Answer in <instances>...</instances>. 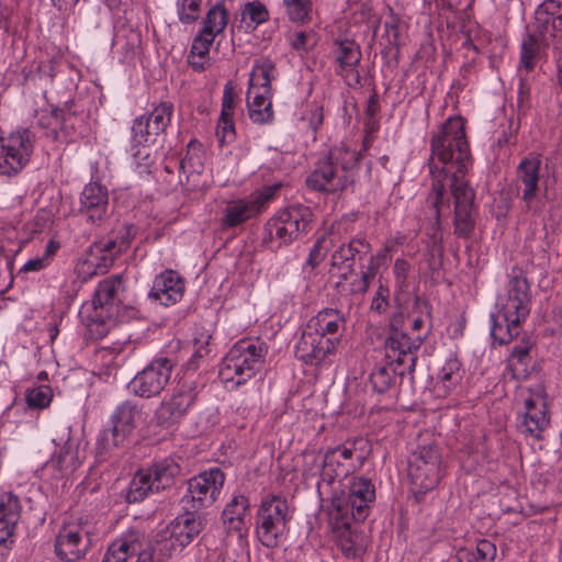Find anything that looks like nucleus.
Returning a JSON list of instances; mask_svg holds the SVG:
<instances>
[{
	"mask_svg": "<svg viewBox=\"0 0 562 562\" xmlns=\"http://www.w3.org/2000/svg\"><path fill=\"white\" fill-rule=\"evenodd\" d=\"M431 189L425 200L424 222L427 235L436 243L440 239V214L445 192L449 188L454 203V234L469 237L475 227V192L459 175L472 162L464 122L460 116L449 117L430 140Z\"/></svg>",
	"mask_w": 562,
	"mask_h": 562,
	"instance_id": "nucleus-1",
	"label": "nucleus"
},
{
	"mask_svg": "<svg viewBox=\"0 0 562 562\" xmlns=\"http://www.w3.org/2000/svg\"><path fill=\"white\" fill-rule=\"evenodd\" d=\"M499 312L491 316V336L501 345L518 335L519 325L530 312V285L519 271L507 284V293L498 299Z\"/></svg>",
	"mask_w": 562,
	"mask_h": 562,
	"instance_id": "nucleus-2",
	"label": "nucleus"
},
{
	"mask_svg": "<svg viewBox=\"0 0 562 562\" xmlns=\"http://www.w3.org/2000/svg\"><path fill=\"white\" fill-rule=\"evenodd\" d=\"M341 486L331 496L329 524L347 526L353 521H363L375 501L373 483L364 476H350Z\"/></svg>",
	"mask_w": 562,
	"mask_h": 562,
	"instance_id": "nucleus-3",
	"label": "nucleus"
},
{
	"mask_svg": "<svg viewBox=\"0 0 562 562\" xmlns=\"http://www.w3.org/2000/svg\"><path fill=\"white\" fill-rule=\"evenodd\" d=\"M268 348L259 339L237 341L222 360L220 378L226 387L234 389L245 384L261 369Z\"/></svg>",
	"mask_w": 562,
	"mask_h": 562,
	"instance_id": "nucleus-4",
	"label": "nucleus"
},
{
	"mask_svg": "<svg viewBox=\"0 0 562 562\" xmlns=\"http://www.w3.org/2000/svg\"><path fill=\"white\" fill-rule=\"evenodd\" d=\"M312 220V210L306 205L281 209L266 223L262 243L272 250L290 245L311 229Z\"/></svg>",
	"mask_w": 562,
	"mask_h": 562,
	"instance_id": "nucleus-5",
	"label": "nucleus"
},
{
	"mask_svg": "<svg viewBox=\"0 0 562 562\" xmlns=\"http://www.w3.org/2000/svg\"><path fill=\"white\" fill-rule=\"evenodd\" d=\"M290 509L285 497L269 494L260 502L256 515V535L266 548H274L284 537L290 521Z\"/></svg>",
	"mask_w": 562,
	"mask_h": 562,
	"instance_id": "nucleus-6",
	"label": "nucleus"
},
{
	"mask_svg": "<svg viewBox=\"0 0 562 562\" xmlns=\"http://www.w3.org/2000/svg\"><path fill=\"white\" fill-rule=\"evenodd\" d=\"M225 483V474L220 468H212L186 482V492L181 497L183 509L196 513L212 506L218 498Z\"/></svg>",
	"mask_w": 562,
	"mask_h": 562,
	"instance_id": "nucleus-7",
	"label": "nucleus"
},
{
	"mask_svg": "<svg viewBox=\"0 0 562 562\" xmlns=\"http://www.w3.org/2000/svg\"><path fill=\"white\" fill-rule=\"evenodd\" d=\"M519 396L522 407L518 413L517 428L526 437L540 439L550 424L543 390H521Z\"/></svg>",
	"mask_w": 562,
	"mask_h": 562,
	"instance_id": "nucleus-8",
	"label": "nucleus"
},
{
	"mask_svg": "<svg viewBox=\"0 0 562 562\" xmlns=\"http://www.w3.org/2000/svg\"><path fill=\"white\" fill-rule=\"evenodd\" d=\"M198 396L195 383L183 380L156 408L154 420L158 426L169 428L179 423L191 409Z\"/></svg>",
	"mask_w": 562,
	"mask_h": 562,
	"instance_id": "nucleus-9",
	"label": "nucleus"
},
{
	"mask_svg": "<svg viewBox=\"0 0 562 562\" xmlns=\"http://www.w3.org/2000/svg\"><path fill=\"white\" fill-rule=\"evenodd\" d=\"M440 457L436 447H419L408 461V477L415 493H426L439 482Z\"/></svg>",
	"mask_w": 562,
	"mask_h": 562,
	"instance_id": "nucleus-10",
	"label": "nucleus"
},
{
	"mask_svg": "<svg viewBox=\"0 0 562 562\" xmlns=\"http://www.w3.org/2000/svg\"><path fill=\"white\" fill-rule=\"evenodd\" d=\"M80 315L87 327V336L91 339H103L108 335L115 338L111 344H104L99 350L98 356L105 359L106 355L117 356L128 341V337H120L121 327L115 322L116 315H106V313H98V311H87L81 307Z\"/></svg>",
	"mask_w": 562,
	"mask_h": 562,
	"instance_id": "nucleus-11",
	"label": "nucleus"
},
{
	"mask_svg": "<svg viewBox=\"0 0 562 562\" xmlns=\"http://www.w3.org/2000/svg\"><path fill=\"white\" fill-rule=\"evenodd\" d=\"M541 166V155L529 153L521 159L516 170L518 188L521 190V199L525 202L526 210L536 214L540 213L542 206L546 205V195H543V202L539 198Z\"/></svg>",
	"mask_w": 562,
	"mask_h": 562,
	"instance_id": "nucleus-12",
	"label": "nucleus"
},
{
	"mask_svg": "<svg viewBox=\"0 0 562 562\" xmlns=\"http://www.w3.org/2000/svg\"><path fill=\"white\" fill-rule=\"evenodd\" d=\"M89 526L81 521L64 524L55 538V553L65 562H78L91 548Z\"/></svg>",
	"mask_w": 562,
	"mask_h": 562,
	"instance_id": "nucleus-13",
	"label": "nucleus"
},
{
	"mask_svg": "<svg viewBox=\"0 0 562 562\" xmlns=\"http://www.w3.org/2000/svg\"><path fill=\"white\" fill-rule=\"evenodd\" d=\"M203 529L204 521L201 516L191 513L179 516L161 532L159 551L165 555L181 552Z\"/></svg>",
	"mask_w": 562,
	"mask_h": 562,
	"instance_id": "nucleus-14",
	"label": "nucleus"
},
{
	"mask_svg": "<svg viewBox=\"0 0 562 562\" xmlns=\"http://www.w3.org/2000/svg\"><path fill=\"white\" fill-rule=\"evenodd\" d=\"M353 449L348 447H337L328 450L325 454L310 453L306 456L307 461H322L321 465L310 468L311 476H321L323 482L331 484L336 479L344 477L348 481V475L353 471L355 465L351 462Z\"/></svg>",
	"mask_w": 562,
	"mask_h": 562,
	"instance_id": "nucleus-15",
	"label": "nucleus"
},
{
	"mask_svg": "<svg viewBox=\"0 0 562 562\" xmlns=\"http://www.w3.org/2000/svg\"><path fill=\"white\" fill-rule=\"evenodd\" d=\"M339 342L338 337H322L304 328L295 344V357L307 366H328Z\"/></svg>",
	"mask_w": 562,
	"mask_h": 562,
	"instance_id": "nucleus-16",
	"label": "nucleus"
},
{
	"mask_svg": "<svg viewBox=\"0 0 562 562\" xmlns=\"http://www.w3.org/2000/svg\"><path fill=\"white\" fill-rule=\"evenodd\" d=\"M279 187L280 186L266 187L261 191L252 193L247 199L229 202L226 205L222 224L227 227H235L252 216L260 214L274 198Z\"/></svg>",
	"mask_w": 562,
	"mask_h": 562,
	"instance_id": "nucleus-17",
	"label": "nucleus"
},
{
	"mask_svg": "<svg viewBox=\"0 0 562 562\" xmlns=\"http://www.w3.org/2000/svg\"><path fill=\"white\" fill-rule=\"evenodd\" d=\"M172 367L167 358L153 360L132 380L131 386L135 395L150 398L160 394L170 380Z\"/></svg>",
	"mask_w": 562,
	"mask_h": 562,
	"instance_id": "nucleus-18",
	"label": "nucleus"
},
{
	"mask_svg": "<svg viewBox=\"0 0 562 562\" xmlns=\"http://www.w3.org/2000/svg\"><path fill=\"white\" fill-rule=\"evenodd\" d=\"M401 318L402 316L398 315L391 319V334L385 340L386 358L391 362L407 364L408 368H413L416 360L414 351L420 347L427 334L408 336L397 327Z\"/></svg>",
	"mask_w": 562,
	"mask_h": 562,
	"instance_id": "nucleus-19",
	"label": "nucleus"
},
{
	"mask_svg": "<svg viewBox=\"0 0 562 562\" xmlns=\"http://www.w3.org/2000/svg\"><path fill=\"white\" fill-rule=\"evenodd\" d=\"M53 443L55 450L48 464L64 475L74 473L85 459L79 441L71 437L69 428H61L53 438Z\"/></svg>",
	"mask_w": 562,
	"mask_h": 562,
	"instance_id": "nucleus-20",
	"label": "nucleus"
},
{
	"mask_svg": "<svg viewBox=\"0 0 562 562\" xmlns=\"http://www.w3.org/2000/svg\"><path fill=\"white\" fill-rule=\"evenodd\" d=\"M533 31L537 34L555 40L553 49L562 54V2L544 0L535 11Z\"/></svg>",
	"mask_w": 562,
	"mask_h": 562,
	"instance_id": "nucleus-21",
	"label": "nucleus"
},
{
	"mask_svg": "<svg viewBox=\"0 0 562 562\" xmlns=\"http://www.w3.org/2000/svg\"><path fill=\"white\" fill-rule=\"evenodd\" d=\"M361 57V48L355 41L342 40L335 43V70L349 87L361 86V76L358 70Z\"/></svg>",
	"mask_w": 562,
	"mask_h": 562,
	"instance_id": "nucleus-22",
	"label": "nucleus"
},
{
	"mask_svg": "<svg viewBox=\"0 0 562 562\" xmlns=\"http://www.w3.org/2000/svg\"><path fill=\"white\" fill-rule=\"evenodd\" d=\"M123 288V279L115 276L101 281L92 299L86 302L82 307L87 311H98V313H106V315H117L120 303V291Z\"/></svg>",
	"mask_w": 562,
	"mask_h": 562,
	"instance_id": "nucleus-23",
	"label": "nucleus"
},
{
	"mask_svg": "<svg viewBox=\"0 0 562 562\" xmlns=\"http://www.w3.org/2000/svg\"><path fill=\"white\" fill-rule=\"evenodd\" d=\"M347 182V176L327 158L319 161L314 171L306 178V186L310 189L325 193L344 190Z\"/></svg>",
	"mask_w": 562,
	"mask_h": 562,
	"instance_id": "nucleus-24",
	"label": "nucleus"
},
{
	"mask_svg": "<svg viewBox=\"0 0 562 562\" xmlns=\"http://www.w3.org/2000/svg\"><path fill=\"white\" fill-rule=\"evenodd\" d=\"M184 294V281L173 270H166L156 276L148 297L169 306L179 302Z\"/></svg>",
	"mask_w": 562,
	"mask_h": 562,
	"instance_id": "nucleus-25",
	"label": "nucleus"
},
{
	"mask_svg": "<svg viewBox=\"0 0 562 562\" xmlns=\"http://www.w3.org/2000/svg\"><path fill=\"white\" fill-rule=\"evenodd\" d=\"M109 195L103 186L88 183L80 195V213L86 215L92 224L100 223L108 214Z\"/></svg>",
	"mask_w": 562,
	"mask_h": 562,
	"instance_id": "nucleus-26",
	"label": "nucleus"
},
{
	"mask_svg": "<svg viewBox=\"0 0 562 562\" xmlns=\"http://www.w3.org/2000/svg\"><path fill=\"white\" fill-rule=\"evenodd\" d=\"M147 544L144 532L128 530L116 538L108 548L102 562H127Z\"/></svg>",
	"mask_w": 562,
	"mask_h": 562,
	"instance_id": "nucleus-27",
	"label": "nucleus"
},
{
	"mask_svg": "<svg viewBox=\"0 0 562 562\" xmlns=\"http://www.w3.org/2000/svg\"><path fill=\"white\" fill-rule=\"evenodd\" d=\"M140 418L142 412L134 403L126 401L117 406L112 415L113 427L111 435L113 446H120L132 434Z\"/></svg>",
	"mask_w": 562,
	"mask_h": 562,
	"instance_id": "nucleus-28",
	"label": "nucleus"
},
{
	"mask_svg": "<svg viewBox=\"0 0 562 562\" xmlns=\"http://www.w3.org/2000/svg\"><path fill=\"white\" fill-rule=\"evenodd\" d=\"M333 531L337 537V546L347 559L360 560L368 548L366 536L353 529L351 524L339 526L330 524Z\"/></svg>",
	"mask_w": 562,
	"mask_h": 562,
	"instance_id": "nucleus-29",
	"label": "nucleus"
},
{
	"mask_svg": "<svg viewBox=\"0 0 562 562\" xmlns=\"http://www.w3.org/2000/svg\"><path fill=\"white\" fill-rule=\"evenodd\" d=\"M20 498L12 492L0 493V546L13 537L21 514Z\"/></svg>",
	"mask_w": 562,
	"mask_h": 562,
	"instance_id": "nucleus-30",
	"label": "nucleus"
},
{
	"mask_svg": "<svg viewBox=\"0 0 562 562\" xmlns=\"http://www.w3.org/2000/svg\"><path fill=\"white\" fill-rule=\"evenodd\" d=\"M371 252V245L362 238H353L341 244L331 255V267L351 272L356 260Z\"/></svg>",
	"mask_w": 562,
	"mask_h": 562,
	"instance_id": "nucleus-31",
	"label": "nucleus"
},
{
	"mask_svg": "<svg viewBox=\"0 0 562 562\" xmlns=\"http://www.w3.org/2000/svg\"><path fill=\"white\" fill-rule=\"evenodd\" d=\"M249 499L245 495H234L225 505L222 513V520L227 532H237L241 537L247 530L246 518L249 513Z\"/></svg>",
	"mask_w": 562,
	"mask_h": 562,
	"instance_id": "nucleus-32",
	"label": "nucleus"
},
{
	"mask_svg": "<svg viewBox=\"0 0 562 562\" xmlns=\"http://www.w3.org/2000/svg\"><path fill=\"white\" fill-rule=\"evenodd\" d=\"M344 326L345 318L338 310L324 308L307 322L305 328L322 337L340 339Z\"/></svg>",
	"mask_w": 562,
	"mask_h": 562,
	"instance_id": "nucleus-33",
	"label": "nucleus"
},
{
	"mask_svg": "<svg viewBox=\"0 0 562 562\" xmlns=\"http://www.w3.org/2000/svg\"><path fill=\"white\" fill-rule=\"evenodd\" d=\"M204 154L202 145L199 142L191 140L188 144L186 156L180 161V171L187 178V184L195 190L203 187L201 175L204 170Z\"/></svg>",
	"mask_w": 562,
	"mask_h": 562,
	"instance_id": "nucleus-34",
	"label": "nucleus"
},
{
	"mask_svg": "<svg viewBox=\"0 0 562 562\" xmlns=\"http://www.w3.org/2000/svg\"><path fill=\"white\" fill-rule=\"evenodd\" d=\"M123 246V241L117 244L113 238L99 240L91 246V255L87 259V263L94 267L95 271L103 273L112 266Z\"/></svg>",
	"mask_w": 562,
	"mask_h": 562,
	"instance_id": "nucleus-35",
	"label": "nucleus"
},
{
	"mask_svg": "<svg viewBox=\"0 0 562 562\" xmlns=\"http://www.w3.org/2000/svg\"><path fill=\"white\" fill-rule=\"evenodd\" d=\"M272 92L247 91V106L249 117L254 123L265 124L273 120Z\"/></svg>",
	"mask_w": 562,
	"mask_h": 562,
	"instance_id": "nucleus-36",
	"label": "nucleus"
},
{
	"mask_svg": "<svg viewBox=\"0 0 562 562\" xmlns=\"http://www.w3.org/2000/svg\"><path fill=\"white\" fill-rule=\"evenodd\" d=\"M549 45V40L537 34L532 30L531 33L522 40L520 47V66L519 69H525L527 72L531 71L539 58L541 50Z\"/></svg>",
	"mask_w": 562,
	"mask_h": 562,
	"instance_id": "nucleus-37",
	"label": "nucleus"
},
{
	"mask_svg": "<svg viewBox=\"0 0 562 562\" xmlns=\"http://www.w3.org/2000/svg\"><path fill=\"white\" fill-rule=\"evenodd\" d=\"M229 20L228 8L225 0L217 1L211 5L202 20V27L200 31L204 34H210L214 37L222 34Z\"/></svg>",
	"mask_w": 562,
	"mask_h": 562,
	"instance_id": "nucleus-38",
	"label": "nucleus"
},
{
	"mask_svg": "<svg viewBox=\"0 0 562 562\" xmlns=\"http://www.w3.org/2000/svg\"><path fill=\"white\" fill-rule=\"evenodd\" d=\"M146 471L150 475L154 486H156V492H158L173 483L175 477L180 474L181 468L173 459L166 458L154 463Z\"/></svg>",
	"mask_w": 562,
	"mask_h": 562,
	"instance_id": "nucleus-39",
	"label": "nucleus"
},
{
	"mask_svg": "<svg viewBox=\"0 0 562 562\" xmlns=\"http://www.w3.org/2000/svg\"><path fill=\"white\" fill-rule=\"evenodd\" d=\"M215 38L210 34H204L202 31H199L193 38L188 63L194 70L202 71L209 66L210 48Z\"/></svg>",
	"mask_w": 562,
	"mask_h": 562,
	"instance_id": "nucleus-40",
	"label": "nucleus"
},
{
	"mask_svg": "<svg viewBox=\"0 0 562 562\" xmlns=\"http://www.w3.org/2000/svg\"><path fill=\"white\" fill-rule=\"evenodd\" d=\"M274 64L268 58L256 60L249 77L248 90L260 92L271 91V80L273 78Z\"/></svg>",
	"mask_w": 562,
	"mask_h": 562,
	"instance_id": "nucleus-41",
	"label": "nucleus"
},
{
	"mask_svg": "<svg viewBox=\"0 0 562 562\" xmlns=\"http://www.w3.org/2000/svg\"><path fill=\"white\" fill-rule=\"evenodd\" d=\"M153 492H156V486H154L150 475L147 471H139L134 475L128 485L126 501L128 503H138Z\"/></svg>",
	"mask_w": 562,
	"mask_h": 562,
	"instance_id": "nucleus-42",
	"label": "nucleus"
},
{
	"mask_svg": "<svg viewBox=\"0 0 562 562\" xmlns=\"http://www.w3.org/2000/svg\"><path fill=\"white\" fill-rule=\"evenodd\" d=\"M285 15L295 24H307L312 21V0H282Z\"/></svg>",
	"mask_w": 562,
	"mask_h": 562,
	"instance_id": "nucleus-43",
	"label": "nucleus"
},
{
	"mask_svg": "<svg viewBox=\"0 0 562 562\" xmlns=\"http://www.w3.org/2000/svg\"><path fill=\"white\" fill-rule=\"evenodd\" d=\"M461 380V363L456 357H449L438 373L437 387L449 392Z\"/></svg>",
	"mask_w": 562,
	"mask_h": 562,
	"instance_id": "nucleus-44",
	"label": "nucleus"
},
{
	"mask_svg": "<svg viewBox=\"0 0 562 562\" xmlns=\"http://www.w3.org/2000/svg\"><path fill=\"white\" fill-rule=\"evenodd\" d=\"M142 36L138 31L133 29L119 32L114 37V47L120 50L125 59H132L140 46Z\"/></svg>",
	"mask_w": 562,
	"mask_h": 562,
	"instance_id": "nucleus-45",
	"label": "nucleus"
},
{
	"mask_svg": "<svg viewBox=\"0 0 562 562\" xmlns=\"http://www.w3.org/2000/svg\"><path fill=\"white\" fill-rule=\"evenodd\" d=\"M59 249V244L55 240H49L43 251L42 255L36 256L27 260L22 268H20L18 276L26 274L29 272H38L46 269L53 261L57 250Z\"/></svg>",
	"mask_w": 562,
	"mask_h": 562,
	"instance_id": "nucleus-46",
	"label": "nucleus"
},
{
	"mask_svg": "<svg viewBox=\"0 0 562 562\" xmlns=\"http://www.w3.org/2000/svg\"><path fill=\"white\" fill-rule=\"evenodd\" d=\"M173 104L168 101L160 102L148 116H145L153 134H162L171 122Z\"/></svg>",
	"mask_w": 562,
	"mask_h": 562,
	"instance_id": "nucleus-47",
	"label": "nucleus"
},
{
	"mask_svg": "<svg viewBox=\"0 0 562 562\" xmlns=\"http://www.w3.org/2000/svg\"><path fill=\"white\" fill-rule=\"evenodd\" d=\"M395 380V372L387 364L375 366L370 374V383L378 393L386 392Z\"/></svg>",
	"mask_w": 562,
	"mask_h": 562,
	"instance_id": "nucleus-48",
	"label": "nucleus"
},
{
	"mask_svg": "<svg viewBox=\"0 0 562 562\" xmlns=\"http://www.w3.org/2000/svg\"><path fill=\"white\" fill-rule=\"evenodd\" d=\"M326 158L333 161V165L337 166L338 170H341L346 176L347 170L353 168L359 160V156L356 150L345 147H336L331 149Z\"/></svg>",
	"mask_w": 562,
	"mask_h": 562,
	"instance_id": "nucleus-49",
	"label": "nucleus"
},
{
	"mask_svg": "<svg viewBox=\"0 0 562 562\" xmlns=\"http://www.w3.org/2000/svg\"><path fill=\"white\" fill-rule=\"evenodd\" d=\"M290 47L300 55L308 53L316 44L313 31H293L286 36Z\"/></svg>",
	"mask_w": 562,
	"mask_h": 562,
	"instance_id": "nucleus-50",
	"label": "nucleus"
},
{
	"mask_svg": "<svg viewBox=\"0 0 562 562\" xmlns=\"http://www.w3.org/2000/svg\"><path fill=\"white\" fill-rule=\"evenodd\" d=\"M133 142L138 146H147L154 143L159 134H153L150 124L145 116L137 117L132 126Z\"/></svg>",
	"mask_w": 562,
	"mask_h": 562,
	"instance_id": "nucleus-51",
	"label": "nucleus"
},
{
	"mask_svg": "<svg viewBox=\"0 0 562 562\" xmlns=\"http://www.w3.org/2000/svg\"><path fill=\"white\" fill-rule=\"evenodd\" d=\"M530 348L531 344L528 340L522 339L516 344L510 351V367L514 371V375H520L525 373V370H518L517 364L527 366L530 361Z\"/></svg>",
	"mask_w": 562,
	"mask_h": 562,
	"instance_id": "nucleus-52",
	"label": "nucleus"
},
{
	"mask_svg": "<svg viewBox=\"0 0 562 562\" xmlns=\"http://www.w3.org/2000/svg\"><path fill=\"white\" fill-rule=\"evenodd\" d=\"M202 0H177V13L181 23L192 24L199 16Z\"/></svg>",
	"mask_w": 562,
	"mask_h": 562,
	"instance_id": "nucleus-53",
	"label": "nucleus"
},
{
	"mask_svg": "<svg viewBox=\"0 0 562 562\" xmlns=\"http://www.w3.org/2000/svg\"><path fill=\"white\" fill-rule=\"evenodd\" d=\"M26 403L32 408H45L53 398V391L48 385L29 389L25 394Z\"/></svg>",
	"mask_w": 562,
	"mask_h": 562,
	"instance_id": "nucleus-54",
	"label": "nucleus"
},
{
	"mask_svg": "<svg viewBox=\"0 0 562 562\" xmlns=\"http://www.w3.org/2000/svg\"><path fill=\"white\" fill-rule=\"evenodd\" d=\"M243 19L249 20L254 25H259L269 20V11L267 7L260 1H250L244 4Z\"/></svg>",
	"mask_w": 562,
	"mask_h": 562,
	"instance_id": "nucleus-55",
	"label": "nucleus"
},
{
	"mask_svg": "<svg viewBox=\"0 0 562 562\" xmlns=\"http://www.w3.org/2000/svg\"><path fill=\"white\" fill-rule=\"evenodd\" d=\"M373 257H371V261ZM376 269L372 265V262L368 266L367 270L361 273V276L350 283V291L355 294H363L368 291L371 281L375 277Z\"/></svg>",
	"mask_w": 562,
	"mask_h": 562,
	"instance_id": "nucleus-56",
	"label": "nucleus"
},
{
	"mask_svg": "<svg viewBox=\"0 0 562 562\" xmlns=\"http://www.w3.org/2000/svg\"><path fill=\"white\" fill-rule=\"evenodd\" d=\"M216 136L221 144L232 142L235 137V126L233 121V115L223 116L220 115L217 127H216Z\"/></svg>",
	"mask_w": 562,
	"mask_h": 562,
	"instance_id": "nucleus-57",
	"label": "nucleus"
},
{
	"mask_svg": "<svg viewBox=\"0 0 562 562\" xmlns=\"http://www.w3.org/2000/svg\"><path fill=\"white\" fill-rule=\"evenodd\" d=\"M211 334L207 330H202L196 334V336L193 339L194 344V352L192 353V357L189 361L190 364H195L196 359L204 358L209 355V342L211 339Z\"/></svg>",
	"mask_w": 562,
	"mask_h": 562,
	"instance_id": "nucleus-58",
	"label": "nucleus"
},
{
	"mask_svg": "<svg viewBox=\"0 0 562 562\" xmlns=\"http://www.w3.org/2000/svg\"><path fill=\"white\" fill-rule=\"evenodd\" d=\"M329 241L330 244H334L333 234H329L328 236H323L322 238L317 239L314 246L312 247L308 258L306 260V265H308L312 268H315L319 265V262L324 258V254L322 250L324 248H327L325 244Z\"/></svg>",
	"mask_w": 562,
	"mask_h": 562,
	"instance_id": "nucleus-59",
	"label": "nucleus"
},
{
	"mask_svg": "<svg viewBox=\"0 0 562 562\" xmlns=\"http://www.w3.org/2000/svg\"><path fill=\"white\" fill-rule=\"evenodd\" d=\"M411 270V265L407 260L403 258H397L394 262L393 272L395 277L396 286H398L402 291L407 289L408 286V273Z\"/></svg>",
	"mask_w": 562,
	"mask_h": 562,
	"instance_id": "nucleus-60",
	"label": "nucleus"
},
{
	"mask_svg": "<svg viewBox=\"0 0 562 562\" xmlns=\"http://www.w3.org/2000/svg\"><path fill=\"white\" fill-rule=\"evenodd\" d=\"M389 288L383 284H380L372 299L370 306L371 311L376 312L379 314L384 313L389 306Z\"/></svg>",
	"mask_w": 562,
	"mask_h": 562,
	"instance_id": "nucleus-61",
	"label": "nucleus"
},
{
	"mask_svg": "<svg viewBox=\"0 0 562 562\" xmlns=\"http://www.w3.org/2000/svg\"><path fill=\"white\" fill-rule=\"evenodd\" d=\"M475 555L479 561L491 562L495 559L496 547L486 539H482L476 543Z\"/></svg>",
	"mask_w": 562,
	"mask_h": 562,
	"instance_id": "nucleus-62",
	"label": "nucleus"
},
{
	"mask_svg": "<svg viewBox=\"0 0 562 562\" xmlns=\"http://www.w3.org/2000/svg\"><path fill=\"white\" fill-rule=\"evenodd\" d=\"M221 114L223 116L234 114V93L233 88L228 83L224 88Z\"/></svg>",
	"mask_w": 562,
	"mask_h": 562,
	"instance_id": "nucleus-63",
	"label": "nucleus"
},
{
	"mask_svg": "<svg viewBox=\"0 0 562 562\" xmlns=\"http://www.w3.org/2000/svg\"><path fill=\"white\" fill-rule=\"evenodd\" d=\"M384 29L387 33L389 41L391 44L396 45L398 42V19L393 13L384 22Z\"/></svg>",
	"mask_w": 562,
	"mask_h": 562,
	"instance_id": "nucleus-64",
	"label": "nucleus"
}]
</instances>
